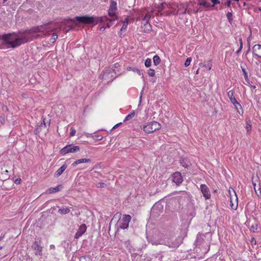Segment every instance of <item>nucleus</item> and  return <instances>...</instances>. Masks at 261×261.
Masks as SVG:
<instances>
[{"mask_svg": "<svg viewBox=\"0 0 261 261\" xmlns=\"http://www.w3.org/2000/svg\"><path fill=\"white\" fill-rule=\"evenodd\" d=\"M58 26V22L50 21L25 31L4 34L0 35V43L6 46L7 48H15L34 39L43 37L45 33L55 30Z\"/></svg>", "mask_w": 261, "mask_h": 261, "instance_id": "obj_1", "label": "nucleus"}, {"mask_svg": "<svg viewBox=\"0 0 261 261\" xmlns=\"http://www.w3.org/2000/svg\"><path fill=\"white\" fill-rule=\"evenodd\" d=\"M151 244L155 245L164 244L171 248H177L179 246L180 243L177 239L172 238H170L168 240H165V239H155L152 240Z\"/></svg>", "mask_w": 261, "mask_h": 261, "instance_id": "obj_2", "label": "nucleus"}, {"mask_svg": "<svg viewBox=\"0 0 261 261\" xmlns=\"http://www.w3.org/2000/svg\"><path fill=\"white\" fill-rule=\"evenodd\" d=\"M234 92L232 90H230L227 92V96L228 98H229L231 102L233 104L234 107H235L236 110L237 111V112L241 115H243V109L242 108V107L241 105L238 102L236 98L234 96Z\"/></svg>", "mask_w": 261, "mask_h": 261, "instance_id": "obj_3", "label": "nucleus"}, {"mask_svg": "<svg viewBox=\"0 0 261 261\" xmlns=\"http://www.w3.org/2000/svg\"><path fill=\"white\" fill-rule=\"evenodd\" d=\"M75 19L79 23L83 24H92L96 21V16L85 15L83 16H76Z\"/></svg>", "mask_w": 261, "mask_h": 261, "instance_id": "obj_4", "label": "nucleus"}, {"mask_svg": "<svg viewBox=\"0 0 261 261\" xmlns=\"http://www.w3.org/2000/svg\"><path fill=\"white\" fill-rule=\"evenodd\" d=\"M160 128V124L156 121H152L143 127V130L147 134L153 133Z\"/></svg>", "mask_w": 261, "mask_h": 261, "instance_id": "obj_5", "label": "nucleus"}, {"mask_svg": "<svg viewBox=\"0 0 261 261\" xmlns=\"http://www.w3.org/2000/svg\"><path fill=\"white\" fill-rule=\"evenodd\" d=\"M117 10V3L111 0L110 1V6L108 11L109 16L112 18L110 20L111 21L117 19V17L116 16Z\"/></svg>", "mask_w": 261, "mask_h": 261, "instance_id": "obj_6", "label": "nucleus"}, {"mask_svg": "<svg viewBox=\"0 0 261 261\" xmlns=\"http://www.w3.org/2000/svg\"><path fill=\"white\" fill-rule=\"evenodd\" d=\"M131 219L132 217L129 215H123L122 218L118 221L119 228L123 229L127 228Z\"/></svg>", "mask_w": 261, "mask_h": 261, "instance_id": "obj_7", "label": "nucleus"}, {"mask_svg": "<svg viewBox=\"0 0 261 261\" xmlns=\"http://www.w3.org/2000/svg\"><path fill=\"white\" fill-rule=\"evenodd\" d=\"M80 150V147L79 146H73L72 144L66 145L63 147L61 150L60 152L62 154L64 155L69 152H76Z\"/></svg>", "mask_w": 261, "mask_h": 261, "instance_id": "obj_8", "label": "nucleus"}, {"mask_svg": "<svg viewBox=\"0 0 261 261\" xmlns=\"http://www.w3.org/2000/svg\"><path fill=\"white\" fill-rule=\"evenodd\" d=\"M199 189L205 199H209L211 198V192L210 189L206 185L201 184L200 185Z\"/></svg>", "mask_w": 261, "mask_h": 261, "instance_id": "obj_9", "label": "nucleus"}, {"mask_svg": "<svg viewBox=\"0 0 261 261\" xmlns=\"http://www.w3.org/2000/svg\"><path fill=\"white\" fill-rule=\"evenodd\" d=\"M173 181L176 184L177 186H179L183 181V178L181 174L179 172H176L172 174Z\"/></svg>", "mask_w": 261, "mask_h": 261, "instance_id": "obj_10", "label": "nucleus"}, {"mask_svg": "<svg viewBox=\"0 0 261 261\" xmlns=\"http://www.w3.org/2000/svg\"><path fill=\"white\" fill-rule=\"evenodd\" d=\"M32 248L36 251V255L42 254V247L40 246V241H35L32 246Z\"/></svg>", "mask_w": 261, "mask_h": 261, "instance_id": "obj_11", "label": "nucleus"}, {"mask_svg": "<svg viewBox=\"0 0 261 261\" xmlns=\"http://www.w3.org/2000/svg\"><path fill=\"white\" fill-rule=\"evenodd\" d=\"M87 227L86 224H83L80 226L78 230L75 234L74 238L78 239L81 237L86 231Z\"/></svg>", "mask_w": 261, "mask_h": 261, "instance_id": "obj_12", "label": "nucleus"}, {"mask_svg": "<svg viewBox=\"0 0 261 261\" xmlns=\"http://www.w3.org/2000/svg\"><path fill=\"white\" fill-rule=\"evenodd\" d=\"M253 54L258 58H261V45L255 44L252 48Z\"/></svg>", "mask_w": 261, "mask_h": 261, "instance_id": "obj_13", "label": "nucleus"}, {"mask_svg": "<svg viewBox=\"0 0 261 261\" xmlns=\"http://www.w3.org/2000/svg\"><path fill=\"white\" fill-rule=\"evenodd\" d=\"M114 70L113 69H107L103 71V74L100 75L102 79L107 80L110 76L113 77L112 73L114 72Z\"/></svg>", "mask_w": 261, "mask_h": 261, "instance_id": "obj_14", "label": "nucleus"}, {"mask_svg": "<svg viewBox=\"0 0 261 261\" xmlns=\"http://www.w3.org/2000/svg\"><path fill=\"white\" fill-rule=\"evenodd\" d=\"M164 237V234L161 232H158V233L155 234L153 236L150 237L149 236H147V238L148 241L151 243V241L154 239H163V238Z\"/></svg>", "mask_w": 261, "mask_h": 261, "instance_id": "obj_15", "label": "nucleus"}, {"mask_svg": "<svg viewBox=\"0 0 261 261\" xmlns=\"http://www.w3.org/2000/svg\"><path fill=\"white\" fill-rule=\"evenodd\" d=\"M241 68L243 73L245 81L248 84H250V80L249 79L248 72L246 71V68H247V65L245 64L244 65V66L241 65Z\"/></svg>", "mask_w": 261, "mask_h": 261, "instance_id": "obj_16", "label": "nucleus"}, {"mask_svg": "<svg viewBox=\"0 0 261 261\" xmlns=\"http://www.w3.org/2000/svg\"><path fill=\"white\" fill-rule=\"evenodd\" d=\"M180 165L185 168H188L190 166V165H191L190 162L189 160V159L185 158H180Z\"/></svg>", "mask_w": 261, "mask_h": 261, "instance_id": "obj_17", "label": "nucleus"}, {"mask_svg": "<svg viewBox=\"0 0 261 261\" xmlns=\"http://www.w3.org/2000/svg\"><path fill=\"white\" fill-rule=\"evenodd\" d=\"M91 162V160L89 159H79V160H77L75 161H74L72 164V166L73 167H75V166H76L77 165H78L79 164L84 163H88V162Z\"/></svg>", "mask_w": 261, "mask_h": 261, "instance_id": "obj_18", "label": "nucleus"}, {"mask_svg": "<svg viewBox=\"0 0 261 261\" xmlns=\"http://www.w3.org/2000/svg\"><path fill=\"white\" fill-rule=\"evenodd\" d=\"M67 168V165L66 164H64L62 165L55 173V177H59L60 176L62 173Z\"/></svg>", "mask_w": 261, "mask_h": 261, "instance_id": "obj_19", "label": "nucleus"}, {"mask_svg": "<svg viewBox=\"0 0 261 261\" xmlns=\"http://www.w3.org/2000/svg\"><path fill=\"white\" fill-rule=\"evenodd\" d=\"M142 28L143 29V31L145 33H149L151 30V25L149 22H145L142 26Z\"/></svg>", "mask_w": 261, "mask_h": 261, "instance_id": "obj_20", "label": "nucleus"}, {"mask_svg": "<svg viewBox=\"0 0 261 261\" xmlns=\"http://www.w3.org/2000/svg\"><path fill=\"white\" fill-rule=\"evenodd\" d=\"M109 20V18L107 16H104L102 17H96V21L95 22V24H97L98 22L102 23L104 22L108 21Z\"/></svg>", "mask_w": 261, "mask_h": 261, "instance_id": "obj_21", "label": "nucleus"}, {"mask_svg": "<svg viewBox=\"0 0 261 261\" xmlns=\"http://www.w3.org/2000/svg\"><path fill=\"white\" fill-rule=\"evenodd\" d=\"M198 5L202 6L204 8H208L211 7V5L205 0H199Z\"/></svg>", "mask_w": 261, "mask_h": 261, "instance_id": "obj_22", "label": "nucleus"}, {"mask_svg": "<svg viewBox=\"0 0 261 261\" xmlns=\"http://www.w3.org/2000/svg\"><path fill=\"white\" fill-rule=\"evenodd\" d=\"M61 186H59L56 188H50L47 190V192L48 193L51 194L57 192H59L61 190Z\"/></svg>", "mask_w": 261, "mask_h": 261, "instance_id": "obj_23", "label": "nucleus"}, {"mask_svg": "<svg viewBox=\"0 0 261 261\" xmlns=\"http://www.w3.org/2000/svg\"><path fill=\"white\" fill-rule=\"evenodd\" d=\"M70 210L68 207H62L58 210V213L61 215L68 214L70 212Z\"/></svg>", "mask_w": 261, "mask_h": 261, "instance_id": "obj_24", "label": "nucleus"}, {"mask_svg": "<svg viewBox=\"0 0 261 261\" xmlns=\"http://www.w3.org/2000/svg\"><path fill=\"white\" fill-rule=\"evenodd\" d=\"M129 23V19L128 18H126L123 21V25L120 29L121 32H123L124 30H126L127 25Z\"/></svg>", "mask_w": 261, "mask_h": 261, "instance_id": "obj_25", "label": "nucleus"}, {"mask_svg": "<svg viewBox=\"0 0 261 261\" xmlns=\"http://www.w3.org/2000/svg\"><path fill=\"white\" fill-rule=\"evenodd\" d=\"M153 62L155 66L159 65L161 63V59L158 55H155L153 58Z\"/></svg>", "mask_w": 261, "mask_h": 261, "instance_id": "obj_26", "label": "nucleus"}, {"mask_svg": "<svg viewBox=\"0 0 261 261\" xmlns=\"http://www.w3.org/2000/svg\"><path fill=\"white\" fill-rule=\"evenodd\" d=\"M127 70H132L133 72H137L139 75H141L142 74L141 71L136 67H127Z\"/></svg>", "mask_w": 261, "mask_h": 261, "instance_id": "obj_27", "label": "nucleus"}, {"mask_svg": "<svg viewBox=\"0 0 261 261\" xmlns=\"http://www.w3.org/2000/svg\"><path fill=\"white\" fill-rule=\"evenodd\" d=\"M226 17H227V18L228 19V21H229V22L230 23H231L232 21V20H233V17H232V11L231 9H230V12H228L227 14H226Z\"/></svg>", "mask_w": 261, "mask_h": 261, "instance_id": "obj_28", "label": "nucleus"}, {"mask_svg": "<svg viewBox=\"0 0 261 261\" xmlns=\"http://www.w3.org/2000/svg\"><path fill=\"white\" fill-rule=\"evenodd\" d=\"M135 113L134 111H133L130 114H128L125 118L124 120V122L127 121L132 118H133L135 116Z\"/></svg>", "mask_w": 261, "mask_h": 261, "instance_id": "obj_29", "label": "nucleus"}, {"mask_svg": "<svg viewBox=\"0 0 261 261\" xmlns=\"http://www.w3.org/2000/svg\"><path fill=\"white\" fill-rule=\"evenodd\" d=\"M57 38H58V35H57V34L56 33H54L52 34L51 38H50V40H49L50 42L51 43H54L56 41Z\"/></svg>", "mask_w": 261, "mask_h": 261, "instance_id": "obj_30", "label": "nucleus"}, {"mask_svg": "<svg viewBox=\"0 0 261 261\" xmlns=\"http://www.w3.org/2000/svg\"><path fill=\"white\" fill-rule=\"evenodd\" d=\"M212 66L213 64L212 60L207 61L204 65V66L208 68V70H210L212 69Z\"/></svg>", "mask_w": 261, "mask_h": 261, "instance_id": "obj_31", "label": "nucleus"}, {"mask_svg": "<svg viewBox=\"0 0 261 261\" xmlns=\"http://www.w3.org/2000/svg\"><path fill=\"white\" fill-rule=\"evenodd\" d=\"M73 22V20L70 18L64 19L63 21L61 22V23L63 25H66L67 24L71 23Z\"/></svg>", "mask_w": 261, "mask_h": 261, "instance_id": "obj_32", "label": "nucleus"}, {"mask_svg": "<svg viewBox=\"0 0 261 261\" xmlns=\"http://www.w3.org/2000/svg\"><path fill=\"white\" fill-rule=\"evenodd\" d=\"M90 257L88 255L82 256L80 258V261H90Z\"/></svg>", "mask_w": 261, "mask_h": 261, "instance_id": "obj_33", "label": "nucleus"}, {"mask_svg": "<svg viewBox=\"0 0 261 261\" xmlns=\"http://www.w3.org/2000/svg\"><path fill=\"white\" fill-rule=\"evenodd\" d=\"M92 138L95 140L100 141L102 139L103 137L100 135H94L92 136Z\"/></svg>", "mask_w": 261, "mask_h": 261, "instance_id": "obj_34", "label": "nucleus"}, {"mask_svg": "<svg viewBox=\"0 0 261 261\" xmlns=\"http://www.w3.org/2000/svg\"><path fill=\"white\" fill-rule=\"evenodd\" d=\"M151 60L149 58H147L146 60H145V66L146 67H149L151 66Z\"/></svg>", "mask_w": 261, "mask_h": 261, "instance_id": "obj_35", "label": "nucleus"}, {"mask_svg": "<svg viewBox=\"0 0 261 261\" xmlns=\"http://www.w3.org/2000/svg\"><path fill=\"white\" fill-rule=\"evenodd\" d=\"M150 18V15L149 13H146L144 16L143 20L145 21V22H148Z\"/></svg>", "mask_w": 261, "mask_h": 261, "instance_id": "obj_36", "label": "nucleus"}, {"mask_svg": "<svg viewBox=\"0 0 261 261\" xmlns=\"http://www.w3.org/2000/svg\"><path fill=\"white\" fill-rule=\"evenodd\" d=\"M148 74L150 76H154L155 75V71L152 69H149L148 71Z\"/></svg>", "mask_w": 261, "mask_h": 261, "instance_id": "obj_37", "label": "nucleus"}, {"mask_svg": "<svg viewBox=\"0 0 261 261\" xmlns=\"http://www.w3.org/2000/svg\"><path fill=\"white\" fill-rule=\"evenodd\" d=\"M191 61H192L191 58H188L186 59V61L185 62V64H184L185 67L189 66L190 65V63H191Z\"/></svg>", "mask_w": 261, "mask_h": 261, "instance_id": "obj_38", "label": "nucleus"}, {"mask_svg": "<svg viewBox=\"0 0 261 261\" xmlns=\"http://www.w3.org/2000/svg\"><path fill=\"white\" fill-rule=\"evenodd\" d=\"M164 4L165 3H161L158 5V9L159 12H161L162 11H163L164 9Z\"/></svg>", "mask_w": 261, "mask_h": 261, "instance_id": "obj_39", "label": "nucleus"}, {"mask_svg": "<svg viewBox=\"0 0 261 261\" xmlns=\"http://www.w3.org/2000/svg\"><path fill=\"white\" fill-rule=\"evenodd\" d=\"M106 186V184L104 182H99L97 185V187L100 188H105Z\"/></svg>", "mask_w": 261, "mask_h": 261, "instance_id": "obj_40", "label": "nucleus"}, {"mask_svg": "<svg viewBox=\"0 0 261 261\" xmlns=\"http://www.w3.org/2000/svg\"><path fill=\"white\" fill-rule=\"evenodd\" d=\"M251 128H252L251 125L250 124L247 123L246 127V129L248 133L251 131Z\"/></svg>", "mask_w": 261, "mask_h": 261, "instance_id": "obj_41", "label": "nucleus"}, {"mask_svg": "<svg viewBox=\"0 0 261 261\" xmlns=\"http://www.w3.org/2000/svg\"><path fill=\"white\" fill-rule=\"evenodd\" d=\"M210 1L213 3V5H211V7H213L217 4H220V1L219 0H210Z\"/></svg>", "mask_w": 261, "mask_h": 261, "instance_id": "obj_42", "label": "nucleus"}, {"mask_svg": "<svg viewBox=\"0 0 261 261\" xmlns=\"http://www.w3.org/2000/svg\"><path fill=\"white\" fill-rule=\"evenodd\" d=\"M71 131L70 133V137L74 136L76 133V130L74 129H73V128H71Z\"/></svg>", "mask_w": 261, "mask_h": 261, "instance_id": "obj_43", "label": "nucleus"}, {"mask_svg": "<svg viewBox=\"0 0 261 261\" xmlns=\"http://www.w3.org/2000/svg\"><path fill=\"white\" fill-rule=\"evenodd\" d=\"M230 206L232 209L236 210L238 207V203L236 205L234 206V204L232 203L231 200H230Z\"/></svg>", "mask_w": 261, "mask_h": 261, "instance_id": "obj_44", "label": "nucleus"}, {"mask_svg": "<svg viewBox=\"0 0 261 261\" xmlns=\"http://www.w3.org/2000/svg\"><path fill=\"white\" fill-rule=\"evenodd\" d=\"M39 126L41 128L43 126H44L45 127H46V123L45 122V119H43V122L40 123V125Z\"/></svg>", "mask_w": 261, "mask_h": 261, "instance_id": "obj_45", "label": "nucleus"}, {"mask_svg": "<svg viewBox=\"0 0 261 261\" xmlns=\"http://www.w3.org/2000/svg\"><path fill=\"white\" fill-rule=\"evenodd\" d=\"M225 6L228 7H229L231 5V1L230 0H227L226 2L225 3Z\"/></svg>", "mask_w": 261, "mask_h": 261, "instance_id": "obj_46", "label": "nucleus"}, {"mask_svg": "<svg viewBox=\"0 0 261 261\" xmlns=\"http://www.w3.org/2000/svg\"><path fill=\"white\" fill-rule=\"evenodd\" d=\"M110 20H111V19H109V20H108L109 22H107V28H110L111 26L112 25V21H111Z\"/></svg>", "mask_w": 261, "mask_h": 261, "instance_id": "obj_47", "label": "nucleus"}, {"mask_svg": "<svg viewBox=\"0 0 261 261\" xmlns=\"http://www.w3.org/2000/svg\"><path fill=\"white\" fill-rule=\"evenodd\" d=\"M121 124H122L121 122L116 124L115 125H114L113 126V127L112 128V129L116 128L117 127H118V126H119Z\"/></svg>", "mask_w": 261, "mask_h": 261, "instance_id": "obj_48", "label": "nucleus"}, {"mask_svg": "<svg viewBox=\"0 0 261 261\" xmlns=\"http://www.w3.org/2000/svg\"><path fill=\"white\" fill-rule=\"evenodd\" d=\"M242 49V48H240H240L237 50V51L236 52V54L237 55H239V54L241 53V51Z\"/></svg>", "mask_w": 261, "mask_h": 261, "instance_id": "obj_49", "label": "nucleus"}, {"mask_svg": "<svg viewBox=\"0 0 261 261\" xmlns=\"http://www.w3.org/2000/svg\"><path fill=\"white\" fill-rule=\"evenodd\" d=\"M36 133H39L40 131H41V128L39 126H38L35 130Z\"/></svg>", "mask_w": 261, "mask_h": 261, "instance_id": "obj_50", "label": "nucleus"}, {"mask_svg": "<svg viewBox=\"0 0 261 261\" xmlns=\"http://www.w3.org/2000/svg\"><path fill=\"white\" fill-rule=\"evenodd\" d=\"M251 228L253 229H255L256 230L257 228V224H255V225H252V226H251Z\"/></svg>", "mask_w": 261, "mask_h": 261, "instance_id": "obj_51", "label": "nucleus"}, {"mask_svg": "<svg viewBox=\"0 0 261 261\" xmlns=\"http://www.w3.org/2000/svg\"><path fill=\"white\" fill-rule=\"evenodd\" d=\"M106 29V28L103 26L102 27H101L100 28H99V30L101 31H104Z\"/></svg>", "mask_w": 261, "mask_h": 261, "instance_id": "obj_52", "label": "nucleus"}, {"mask_svg": "<svg viewBox=\"0 0 261 261\" xmlns=\"http://www.w3.org/2000/svg\"><path fill=\"white\" fill-rule=\"evenodd\" d=\"M21 179L19 178V179H17L15 181V184H18L20 183V181Z\"/></svg>", "mask_w": 261, "mask_h": 261, "instance_id": "obj_53", "label": "nucleus"}, {"mask_svg": "<svg viewBox=\"0 0 261 261\" xmlns=\"http://www.w3.org/2000/svg\"><path fill=\"white\" fill-rule=\"evenodd\" d=\"M202 10L200 9L199 8L197 9L196 11L195 12V13H197L199 12H201Z\"/></svg>", "mask_w": 261, "mask_h": 261, "instance_id": "obj_54", "label": "nucleus"}, {"mask_svg": "<svg viewBox=\"0 0 261 261\" xmlns=\"http://www.w3.org/2000/svg\"><path fill=\"white\" fill-rule=\"evenodd\" d=\"M240 47L241 48H243V42L240 43Z\"/></svg>", "mask_w": 261, "mask_h": 261, "instance_id": "obj_55", "label": "nucleus"}, {"mask_svg": "<svg viewBox=\"0 0 261 261\" xmlns=\"http://www.w3.org/2000/svg\"><path fill=\"white\" fill-rule=\"evenodd\" d=\"M72 29V27H70L69 29H68L67 30H66V33L68 32L70 30H71Z\"/></svg>", "mask_w": 261, "mask_h": 261, "instance_id": "obj_56", "label": "nucleus"}, {"mask_svg": "<svg viewBox=\"0 0 261 261\" xmlns=\"http://www.w3.org/2000/svg\"><path fill=\"white\" fill-rule=\"evenodd\" d=\"M252 243L254 242L255 244H256V240L254 238H252V240L251 241Z\"/></svg>", "mask_w": 261, "mask_h": 261, "instance_id": "obj_57", "label": "nucleus"}, {"mask_svg": "<svg viewBox=\"0 0 261 261\" xmlns=\"http://www.w3.org/2000/svg\"><path fill=\"white\" fill-rule=\"evenodd\" d=\"M122 32L120 31V32L118 33L119 36L121 37H122Z\"/></svg>", "mask_w": 261, "mask_h": 261, "instance_id": "obj_58", "label": "nucleus"}, {"mask_svg": "<svg viewBox=\"0 0 261 261\" xmlns=\"http://www.w3.org/2000/svg\"><path fill=\"white\" fill-rule=\"evenodd\" d=\"M252 184H253V185L254 190H255L256 184H255V183H254L253 181L252 182Z\"/></svg>", "mask_w": 261, "mask_h": 261, "instance_id": "obj_59", "label": "nucleus"}, {"mask_svg": "<svg viewBox=\"0 0 261 261\" xmlns=\"http://www.w3.org/2000/svg\"><path fill=\"white\" fill-rule=\"evenodd\" d=\"M239 41L240 42V43L243 42V41H242V39L241 38H239Z\"/></svg>", "mask_w": 261, "mask_h": 261, "instance_id": "obj_60", "label": "nucleus"}, {"mask_svg": "<svg viewBox=\"0 0 261 261\" xmlns=\"http://www.w3.org/2000/svg\"><path fill=\"white\" fill-rule=\"evenodd\" d=\"M142 95H141L140 96V102H141V100H142Z\"/></svg>", "mask_w": 261, "mask_h": 261, "instance_id": "obj_61", "label": "nucleus"}, {"mask_svg": "<svg viewBox=\"0 0 261 261\" xmlns=\"http://www.w3.org/2000/svg\"><path fill=\"white\" fill-rule=\"evenodd\" d=\"M247 5V4L245 2H244L243 6H246Z\"/></svg>", "mask_w": 261, "mask_h": 261, "instance_id": "obj_62", "label": "nucleus"}, {"mask_svg": "<svg viewBox=\"0 0 261 261\" xmlns=\"http://www.w3.org/2000/svg\"><path fill=\"white\" fill-rule=\"evenodd\" d=\"M155 206H156V205H154L153 206V207H152V209H153H153H154V208H155Z\"/></svg>", "mask_w": 261, "mask_h": 261, "instance_id": "obj_63", "label": "nucleus"}, {"mask_svg": "<svg viewBox=\"0 0 261 261\" xmlns=\"http://www.w3.org/2000/svg\"><path fill=\"white\" fill-rule=\"evenodd\" d=\"M198 236H197L196 243H198Z\"/></svg>", "mask_w": 261, "mask_h": 261, "instance_id": "obj_64", "label": "nucleus"}]
</instances>
